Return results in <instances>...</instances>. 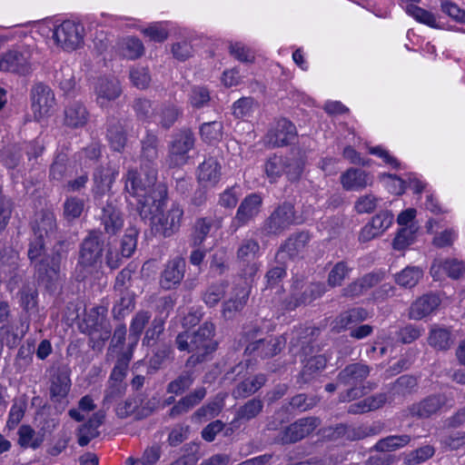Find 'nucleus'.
<instances>
[{"instance_id":"nucleus-62","label":"nucleus","mask_w":465,"mask_h":465,"mask_svg":"<svg viewBox=\"0 0 465 465\" xmlns=\"http://www.w3.org/2000/svg\"><path fill=\"white\" fill-rule=\"evenodd\" d=\"M213 226V221L208 218H200L195 222L193 233V242L194 245H200L210 232Z\"/></svg>"},{"instance_id":"nucleus-1","label":"nucleus","mask_w":465,"mask_h":465,"mask_svg":"<svg viewBox=\"0 0 465 465\" xmlns=\"http://www.w3.org/2000/svg\"><path fill=\"white\" fill-rule=\"evenodd\" d=\"M156 170L151 168L143 182L135 170H128L125 176L124 190L130 205L135 206L141 218L150 216L157 211L167 197V190L163 184H155Z\"/></svg>"},{"instance_id":"nucleus-15","label":"nucleus","mask_w":465,"mask_h":465,"mask_svg":"<svg viewBox=\"0 0 465 465\" xmlns=\"http://www.w3.org/2000/svg\"><path fill=\"white\" fill-rule=\"evenodd\" d=\"M174 306V300L172 296H163L157 301L156 310L158 315L152 321L149 328L145 331L143 343L150 346L163 331L164 322Z\"/></svg>"},{"instance_id":"nucleus-19","label":"nucleus","mask_w":465,"mask_h":465,"mask_svg":"<svg viewBox=\"0 0 465 465\" xmlns=\"http://www.w3.org/2000/svg\"><path fill=\"white\" fill-rule=\"evenodd\" d=\"M262 204V197L257 193L247 195L240 203L233 218V224L236 228L247 224L260 213Z\"/></svg>"},{"instance_id":"nucleus-30","label":"nucleus","mask_w":465,"mask_h":465,"mask_svg":"<svg viewBox=\"0 0 465 465\" xmlns=\"http://www.w3.org/2000/svg\"><path fill=\"white\" fill-rule=\"evenodd\" d=\"M101 222L104 232L111 235L116 234L124 226L121 212L112 203H107L103 208Z\"/></svg>"},{"instance_id":"nucleus-7","label":"nucleus","mask_w":465,"mask_h":465,"mask_svg":"<svg viewBox=\"0 0 465 465\" xmlns=\"http://www.w3.org/2000/svg\"><path fill=\"white\" fill-rule=\"evenodd\" d=\"M33 49L27 45L15 46L0 55V71L26 75L33 70Z\"/></svg>"},{"instance_id":"nucleus-24","label":"nucleus","mask_w":465,"mask_h":465,"mask_svg":"<svg viewBox=\"0 0 465 465\" xmlns=\"http://www.w3.org/2000/svg\"><path fill=\"white\" fill-rule=\"evenodd\" d=\"M342 188L346 191H361L372 183L371 175L362 169L350 168L341 177Z\"/></svg>"},{"instance_id":"nucleus-58","label":"nucleus","mask_w":465,"mask_h":465,"mask_svg":"<svg viewBox=\"0 0 465 465\" xmlns=\"http://www.w3.org/2000/svg\"><path fill=\"white\" fill-rule=\"evenodd\" d=\"M381 201L376 195L368 193L357 199L354 209L358 213H370L376 210Z\"/></svg>"},{"instance_id":"nucleus-63","label":"nucleus","mask_w":465,"mask_h":465,"mask_svg":"<svg viewBox=\"0 0 465 465\" xmlns=\"http://www.w3.org/2000/svg\"><path fill=\"white\" fill-rule=\"evenodd\" d=\"M226 284L224 282L213 284L204 292L203 297V302L210 307L216 305L224 296Z\"/></svg>"},{"instance_id":"nucleus-26","label":"nucleus","mask_w":465,"mask_h":465,"mask_svg":"<svg viewBox=\"0 0 465 465\" xmlns=\"http://www.w3.org/2000/svg\"><path fill=\"white\" fill-rule=\"evenodd\" d=\"M250 295V290L248 287L235 288L232 296L224 302L223 305V316L225 319H232L234 317L236 312H241L245 306Z\"/></svg>"},{"instance_id":"nucleus-57","label":"nucleus","mask_w":465,"mask_h":465,"mask_svg":"<svg viewBox=\"0 0 465 465\" xmlns=\"http://www.w3.org/2000/svg\"><path fill=\"white\" fill-rule=\"evenodd\" d=\"M125 390L126 385L124 383L108 381V386L104 391L103 399L104 408L108 409L113 402L120 399L125 393Z\"/></svg>"},{"instance_id":"nucleus-37","label":"nucleus","mask_w":465,"mask_h":465,"mask_svg":"<svg viewBox=\"0 0 465 465\" xmlns=\"http://www.w3.org/2000/svg\"><path fill=\"white\" fill-rule=\"evenodd\" d=\"M151 317V312L147 311H139L134 314L131 321L128 336L131 347L137 344L141 334L143 333L145 326L149 323Z\"/></svg>"},{"instance_id":"nucleus-59","label":"nucleus","mask_w":465,"mask_h":465,"mask_svg":"<svg viewBox=\"0 0 465 465\" xmlns=\"http://www.w3.org/2000/svg\"><path fill=\"white\" fill-rule=\"evenodd\" d=\"M84 203L77 197L67 198L64 203V215L71 221L79 218L84 211Z\"/></svg>"},{"instance_id":"nucleus-38","label":"nucleus","mask_w":465,"mask_h":465,"mask_svg":"<svg viewBox=\"0 0 465 465\" xmlns=\"http://www.w3.org/2000/svg\"><path fill=\"white\" fill-rule=\"evenodd\" d=\"M411 440L408 434L390 435L379 440L373 449L380 452H391L407 446Z\"/></svg>"},{"instance_id":"nucleus-39","label":"nucleus","mask_w":465,"mask_h":465,"mask_svg":"<svg viewBox=\"0 0 465 465\" xmlns=\"http://www.w3.org/2000/svg\"><path fill=\"white\" fill-rule=\"evenodd\" d=\"M326 364L327 359L323 355H316L308 359L300 374L302 382L307 383L313 380L319 372L324 370Z\"/></svg>"},{"instance_id":"nucleus-11","label":"nucleus","mask_w":465,"mask_h":465,"mask_svg":"<svg viewBox=\"0 0 465 465\" xmlns=\"http://www.w3.org/2000/svg\"><path fill=\"white\" fill-rule=\"evenodd\" d=\"M194 136L190 130H182L173 136L169 145L166 163L169 167L184 165L189 159L188 153L194 146Z\"/></svg>"},{"instance_id":"nucleus-31","label":"nucleus","mask_w":465,"mask_h":465,"mask_svg":"<svg viewBox=\"0 0 465 465\" xmlns=\"http://www.w3.org/2000/svg\"><path fill=\"white\" fill-rule=\"evenodd\" d=\"M33 232L35 237L49 239L55 233L56 223L55 217L52 212H43L39 213L34 223Z\"/></svg>"},{"instance_id":"nucleus-55","label":"nucleus","mask_w":465,"mask_h":465,"mask_svg":"<svg viewBox=\"0 0 465 465\" xmlns=\"http://www.w3.org/2000/svg\"><path fill=\"white\" fill-rule=\"evenodd\" d=\"M138 403H141V400L136 398V395L129 397L124 401L119 403L115 408L117 417L125 419L134 415L138 419Z\"/></svg>"},{"instance_id":"nucleus-12","label":"nucleus","mask_w":465,"mask_h":465,"mask_svg":"<svg viewBox=\"0 0 465 465\" xmlns=\"http://www.w3.org/2000/svg\"><path fill=\"white\" fill-rule=\"evenodd\" d=\"M295 223L293 205L283 203L264 221L262 231L265 235H279Z\"/></svg>"},{"instance_id":"nucleus-25","label":"nucleus","mask_w":465,"mask_h":465,"mask_svg":"<svg viewBox=\"0 0 465 465\" xmlns=\"http://www.w3.org/2000/svg\"><path fill=\"white\" fill-rule=\"evenodd\" d=\"M319 333V330L312 327H307L292 332L291 339V351L293 354H308L312 351L311 342L313 340V336Z\"/></svg>"},{"instance_id":"nucleus-36","label":"nucleus","mask_w":465,"mask_h":465,"mask_svg":"<svg viewBox=\"0 0 465 465\" xmlns=\"http://www.w3.org/2000/svg\"><path fill=\"white\" fill-rule=\"evenodd\" d=\"M266 381L267 379L264 374H258L253 378H248L234 388L232 395L236 399L249 397L261 389Z\"/></svg>"},{"instance_id":"nucleus-13","label":"nucleus","mask_w":465,"mask_h":465,"mask_svg":"<svg viewBox=\"0 0 465 465\" xmlns=\"http://www.w3.org/2000/svg\"><path fill=\"white\" fill-rule=\"evenodd\" d=\"M31 109L36 121L51 115L55 105L54 94L52 89L41 83L31 89Z\"/></svg>"},{"instance_id":"nucleus-45","label":"nucleus","mask_w":465,"mask_h":465,"mask_svg":"<svg viewBox=\"0 0 465 465\" xmlns=\"http://www.w3.org/2000/svg\"><path fill=\"white\" fill-rule=\"evenodd\" d=\"M286 164V157L274 154L268 158L264 164V171L271 183L276 182L284 173Z\"/></svg>"},{"instance_id":"nucleus-14","label":"nucleus","mask_w":465,"mask_h":465,"mask_svg":"<svg viewBox=\"0 0 465 465\" xmlns=\"http://www.w3.org/2000/svg\"><path fill=\"white\" fill-rule=\"evenodd\" d=\"M107 310L104 306L90 309L87 312L83 331L87 332L93 339L106 341L111 335V328L106 320Z\"/></svg>"},{"instance_id":"nucleus-44","label":"nucleus","mask_w":465,"mask_h":465,"mask_svg":"<svg viewBox=\"0 0 465 465\" xmlns=\"http://www.w3.org/2000/svg\"><path fill=\"white\" fill-rule=\"evenodd\" d=\"M107 139L110 146L116 152H121L126 144V134L120 122H113L107 129Z\"/></svg>"},{"instance_id":"nucleus-2","label":"nucleus","mask_w":465,"mask_h":465,"mask_svg":"<svg viewBox=\"0 0 465 465\" xmlns=\"http://www.w3.org/2000/svg\"><path fill=\"white\" fill-rule=\"evenodd\" d=\"M214 332V324L205 322L195 331H183L177 335L175 342L178 350L192 353L187 361L188 365L193 366L205 361L206 356L216 350Z\"/></svg>"},{"instance_id":"nucleus-41","label":"nucleus","mask_w":465,"mask_h":465,"mask_svg":"<svg viewBox=\"0 0 465 465\" xmlns=\"http://www.w3.org/2000/svg\"><path fill=\"white\" fill-rule=\"evenodd\" d=\"M71 387V380L67 373L59 371L52 377L50 394L53 399L61 401L65 398Z\"/></svg>"},{"instance_id":"nucleus-53","label":"nucleus","mask_w":465,"mask_h":465,"mask_svg":"<svg viewBox=\"0 0 465 465\" xmlns=\"http://www.w3.org/2000/svg\"><path fill=\"white\" fill-rule=\"evenodd\" d=\"M193 381V373L184 371L167 385V392L180 395L192 386Z\"/></svg>"},{"instance_id":"nucleus-33","label":"nucleus","mask_w":465,"mask_h":465,"mask_svg":"<svg viewBox=\"0 0 465 465\" xmlns=\"http://www.w3.org/2000/svg\"><path fill=\"white\" fill-rule=\"evenodd\" d=\"M440 304V299L434 294H427L412 303L410 310V317L420 320L430 314Z\"/></svg>"},{"instance_id":"nucleus-20","label":"nucleus","mask_w":465,"mask_h":465,"mask_svg":"<svg viewBox=\"0 0 465 465\" xmlns=\"http://www.w3.org/2000/svg\"><path fill=\"white\" fill-rule=\"evenodd\" d=\"M296 135L295 125L289 120L282 118L276 122L274 127L268 133L266 139L270 145L278 147L292 143Z\"/></svg>"},{"instance_id":"nucleus-35","label":"nucleus","mask_w":465,"mask_h":465,"mask_svg":"<svg viewBox=\"0 0 465 465\" xmlns=\"http://www.w3.org/2000/svg\"><path fill=\"white\" fill-rule=\"evenodd\" d=\"M88 113L80 102L71 103L64 110V124L71 127H81L86 124Z\"/></svg>"},{"instance_id":"nucleus-40","label":"nucleus","mask_w":465,"mask_h":465,"mask_svg":"<svg viewBox=\"0 0 465 465\" xmlns=\"http://www.w3.org/2000/svg\"><path fill=\"white\" fill-rule=\"evenodd\" d=\"M423 276V271L418 266H407L394 276L395 282L401 287L411 289Z\"/></svg>"},{"instance_id":"nucleus-16","label":"nucleus","mask_w":465,"mask_h":465,"mask_svg":"<svg viewBox=\"0 0 465 465\" xmlns=\"http://www.w3.org/2000/svg\"><path fill=\"white\" fill-rule=\"evenodd\" d=\"M320 425L315 417L302 418L286 427L280 434L283 444L294 443L310 435Z\"/></svg>"},{"instance_id":"nucleus-5","label":"nucleus","mask_w":465,"mask_h":465,"mask_svg":"<svg viewBox=\"0 0 465 465\" xmlns=\"http://www.w3.org/2000/svg\"><path fill=\"white\" fill-rule=\"evenodd\" d=\"M262 253L261 245L256 239L244 238L239 242L236 250V262L242 278L245 280L254 278L261 267L259 258Z\"/></svg>"},{"instance_id":"nucleus-4","label":"nucleus","mask_w":465,"mask_h":465,"mask_svg":"<svg viewBox=\"0 0 465 465\" xmlns=\"http://www.w3.org/2000/svg\"><path fill=\"white\" fill-rule=\"evenodd\" d=\"M68 252V243L64 241H59L54 246L52 253L42 258L35 268L41 281L49 290L54 288V283L60 278L61 263L66 258Z\"/></svg>"},{"instance_id":"nucleus-28","label":"nucleus","mask_w":465,"mask_h":465,"mask_svg":"<svg viewBox=\"0 0 465 465\" xmlns=\"http://www.w3.org/2000/svg\"><path fill=\"white\" fill-rule=\"evenodd\" d=\"M441 271H444L452 279H459L465 272V266L462 262L456 259L444 262L434 261L430 267V274L434 280H440Z\"/></svg>"},{"instance_id":"nucleus-60","label":"nucleus","mask_w":465,"mask_h":465,"mask_svg":"<svg viewBox=\"0 0 465 465\" xmlns=\"http://www.w3.org/2000/svg\"><path fill=\"white\" fill-rule=\"evenodd\" d=\"M134 306V295L129 292H121L120 299L116 302L113 308V313L117 319L123 318L126 313L133 310Z\"/></svg>"},{"instance_id":"nucleus-29","label":"nucleus","mask_w":465,"mask_h":465,"mask_svg":"<svg viewBox=\"0 0 465 465\" xmlns=\"http://www.w3.org/2000/svg\"><path fill=\"white\" fill-rule=\"evenodd\" d=\"M205 395V388H197L174 404L169 411V416L173 419L187 413L190 410L198 405L204 399Z\"/></svg>"},{"instance_id":"nucleus-64","label":"nucleus","mask_w":465,"mask_h":465,"mask_svg":"<svg viewBox=\"0 0 465 465\" xmlns=\"http://www.w3.org/2000/svg\"><path fill=\"white\" fill-rule=\"evenodd\" d=\"M211 100L210 92L203 86H194L192 88L189 102L194 108H202L209 104Z\"/></svg>"},{"instance_id":"nucleus-54","label":"nucleus","mask_w":465,"mask_h":465,"mask_svg":"<svg viewBox=\"0 0 465 465\" xmlns=\"http://www.w3.org/2000/svg\"><path fill=\"white\" fill-rule=\"evenodd\" d=\"M157 144V136L148 133L142 142V158L153 163L158 157Z\"/></svg>"},{"instance_id":"nucleus-18","label":"nucleus","mask_w":465,"mask_h":465,"mask_svg":"<svg viewBox=\"0 0 465 465\" xmlns=\"http://www.w3.org/2000/svg\"><path fill=\"white\" fill-rule=\"evenodd\" d=\"M383 425L380 421H374L371 424H361L359 426H348L345 424L338 425L334 430L337 437H342L349 440H359L367 437L378 435L381 432Z\"/></svg>"},{"instance_id":"nucleus-23","label":"nucleus","mask_w":465,"mask_h":465,"mask_svg":"<svg viewBox=\"0 0 465 465\" xmlns=\"http://www.w3.org/2000/svg\"><path fill=\"white\" fill-rule=\"evenodd\" d=\"M222 166L214 157L206 158L197 169V179L203 187H213L221 180Z\"/></svg>"},{"instance_id":"nucleus-49","label":"nucleus","mask_w":465,"mask_h":465,"mask_svg":"<svg viewBox=\"0 0 465 465\" xmlns=\"http://www.w3.org/2000/svg\"><path fill=\"white\" fill-rule=\"evenodd\" d=\"M181 112L178 107L173 104H162L156 113L159 118L158 124L165 129H169L178 119Z\"/></svg>"},{"instance_id":"nucleus-21","label":"nucleus","mask_w":465,"mask_h":465,"mask_svg":"<svg viewBox=\"0 0 465 465\" xmlns=\"http://www.w3.org/2000/svg\"><path fill=\"white\" fill-rule=\"evenodd\" d=\"M185 261L181 257L170 260L161 273L160 285L164 290H172L180 284L184 277Z\"/></svg>"},{"instance_id":"nucleus-42","label":"nucleus","mask_w":465,"mask_h":465,"mask_svg":"<svg viewBox=\"0 0 465 465\" xmlns=\"http://www.w3.org/2000/svg\"><path fill=\"white\" fill-rule=\"evenodd\" d=\"M418 3H410L404 5L405 12L418 23L432 28H438L437 18L434 14L417 5Z\"/></svg>"},{"instance_id":"nucleus-17","label":"nucleus","mask_w":465,"mask_h":465,"mask_svg":"<svg viewBox=\"0 0 465 465\" xmlns=\"http://www.w3.org/2000/svg\"><path fill=\"white\" fill-rule=\"evenodd\" d=\"M122 92L120 82L115 77H101L94 86L95 100L101 107L108 106Z\"/></svg>"},{"instance_id":"nucleus-51","label":"nucleus","mask_w":465,"mask_h":465,"mask_svg":"<svg viewBox=\"0 0 465 465\" xmlns=\"http://www.w3.org/2000/svg\"><path fill=\"white\" fill-rule=\"evenodd\" d=\"M352 268L349 267L346 262L335 263L328 274L327 282L331 287L341 286L343 281L349 277Z\"/></svg>"},{"instance_id":"nucleus-8","label":"nucleus","mask_w":465,"mask_h":465,"mask_svg":"<svg viewBox=\"0 0 465 465\" xmlns=\"http://www.w3.org/2000/svg\"><path fill=\"white\" fill-rule=\"evenodd\" d=\"M163 203H165V201ZM163 204L164 203L145 219H150L153 229L156 232L163 237H170L179 231L183 216V210L178 203H173L166 213H162L161 211Z\"/></svg>"},{"instance_id":"nucleus-34","label":"nucleus","mask_w":465,"mask_h":465,"mask_svg":"<svg viewBox=\"0 0 465 465\" xmlns=\"http://www.w3.org/2000/svg\"><path fill=\"white\" fill-rule=\"evenodd\" d=\"M310 241L308 232H301L290 236L284 244L281 247L278 255L286 253L289 257L293 258L302 253Z\"/></svg>"},{"instance_id":"nucleus-22","label":"nucleus","mask_w":465,"mask_h":465,"mask_svg":"<svg viewBox=\"0 0 465 465\" xmlns=\"http://www.w3.org/2000/svg\"><path fill=\"white\" fill-rule=\"evenodd\" d=\"M284 343L285 341L282 337L270 336L249 343L245 349V352L262 359L272 357L282 351Z\"/></svg>"},{"instance_id":"nucleus-48","label":"nucleus","mask_w":465,"mask_h":465,"mask_svg":"<svg viewBox=\"0 0 465 465\" xmlns=\"http://www.w3.org/2000/svg\"><path fill=\"white\" fill-rule=\"evenodd\" d=\"M120 52L125 58L134 60L143 54L144 46L138 38L127 37L121 42Z\"/></svg>"},{"instance_id":"nucleus-9","label":"nucleus","mask_w":465,"mask_h":465,"mask_svg":"<svg viewBox=\"0 0 465 465\" xmlns=\"http://www.w3.org/2000/svg\"><path fill=\"white\" fill-rule=\"evenodd\" d=\"M52 37L57 46L72 52L84 45V27L80 23L65 20L54 27Z\"/></svg>"},{"instance_id":"nucleus-50","label":"nucleus","mask_w":465,"mask_h":465,"mask_svg":"<svg viewBox=\"0 0 465 465\" xmlns=\"http://www.w3.org/2000/svg\"><path fill=\"white\" fill-rule=\"evenodd\" d=\"M96 409L94 400L91 395H84L78 401L75 409H71L68 412L69 416L75 421L84 420L86 415Z\"/></svg>"},{"instance_id":"nucleus-27","label":"nucleus","mask_w":465,"mask_h":465,"mask_svg":"<svg viewBox=\"0 0 465 465\" xmlns=\"http://www.w3.org/2000/svg\"><path fill=\"white\" fill-rule=\"evenodd\" d=\"M118 172L111 166L99 167L94 173V189L95 196H102L111 190Z\"/></svg>"},{"instance_id":"nucleus-3","label":"nucleus","mask_w":465,"mask_h":465,"mask_svg":"<svg viewBox=\"0 0 465 465\" xmlns=\"http://www.w3.org/2000/svg\"><path fill=\"white\" fill-rule=\"evenodd\" d=\"M369 374V366L362 363H351L341 370L337 375L338 384L350 388L339 394V401L349 402L361 397L365 392L360 385Z\"/></svg>"},{"instance_id":"nucleus-43","label":"nucleus","mask_w":465,"mask_h":465,"mask_svg":"<svg viewBox=\"0 0 465 465\" xmlns=\"http://www.w3.org/2000/svg\"><path fill=\"white\" fill-rule=\"evenodd\" d=\"M223 124L219 121L204 123L200 126L201 139L209 144H216L223 139Z\"/></svg>"},{"instance_id":"nucleus-32","label":"nucleus","mask_w":465,"mask_h":465,"mask_svg":"<svg viewBox=\"0 0 465 465\" xmlns=\"http://www.w3.org/2000/svg\"><path fill=\"white\" fill-rule=\"evenodd\" d=\"M428 342L437 351H448L454 343V337L450 329L434 325L430 331Z\"/></svg>"},{"instance_id":"nucleus-10","label":"nucleus","mask_w":465,"mask_h":465,"mask_svg":"<svg viewBox=\"0 0 465 465\" xmlns=\"http://www.w3.org/2000/svg\"><path fill=\"white\" fill-rule=\"evenodd\" d=\"M453 405L454 401L451 394L436 393L413 403L409 407V411L412 417L426 419L443 410H450Z\"/></svg>"},{"instance_id":"nucleus-46","label":"nucleus","mask_w":465,"mask_h":465,"mask_svg":"<svg viewBox=\"0 0 465 465\" xmlns=\"http://www.w3.org/2000/svg\"><path fill=\"white\" fill-rule=\"evenodd\" d=\"M18 444L21 448L37 449L41 446L43 439L37 437L35 430L30 425H22L18 429Z\"/></svg>"},{"instance_id":"nucleus-6","label":"nucleus","mask_w":465,"mask_h":465,"mask_svg":"<svg viewBox=\"0 0 465 465\" xmlns=\"http://www.w3.org/2000/svg\"><path fill=\"white\" fill-rule=\"evenodd\" d=\"M102 251L99 237L94 232L84 240L75 269L78 279L84 280L97 269L101 262Z\"/></svg>"},{"instance_id":"nucleus-47","label":"nucleus","mask_w":465,"mask_h":465,"mask_svg":"<svg viewBox=\"0 0 465 465\" xmlns=\"http://www.w3.org/2000/svg\"><path fill=\"white\" fill-rule=\"evenodd\" d=\"M263 409V403L259 399H252L241 406L235 416V420L249 421L257 417Z\"/></svg>"},{"instance_id":"nucleus-52","label":"nucleus","mask_w":465,"mask_h":465,"mask_svg":"<svg viewBox=\"0 0 465 465\" xmlns=\"http://www.w3.org/2000/svg\"><path fill=\"white\" fill-rule=\"evenodd\" d=\"M22 159V149L20 146L13 144L5 147L1 152V161L8 169H14L18 166Z\"/></svg>"},{"instance_id":"nucleus-56","label":"nucleus","mask_w":465,"mask_h":465,"mask_svg":"<svg viewBox=\"0 0 465 465\" xmlns=\"http://www.w3.org/2000/svg\"><path fill=\"white\" fill-rule=\"evenodd\" d=\"M67 154L61 152L56 153L53 163L50 166L49 176L52 180L60 182L66 173Z\"/></svg>"},{"instance_id":"nucleus-61","label":"nucleus","mask_w":465,"mask_h":465,"mask_svg":"<svg viewBox=\"0 0 465 465\" xmlns=\"http://www.w3.org/2000/svg\"><path fill=\"white\" fill-rule=\"evenodd\" d=\"M130 80L138 89H145L149 86L151 76L146 67L136 66L130 70Z\"/></svg>"}]
</instances>
